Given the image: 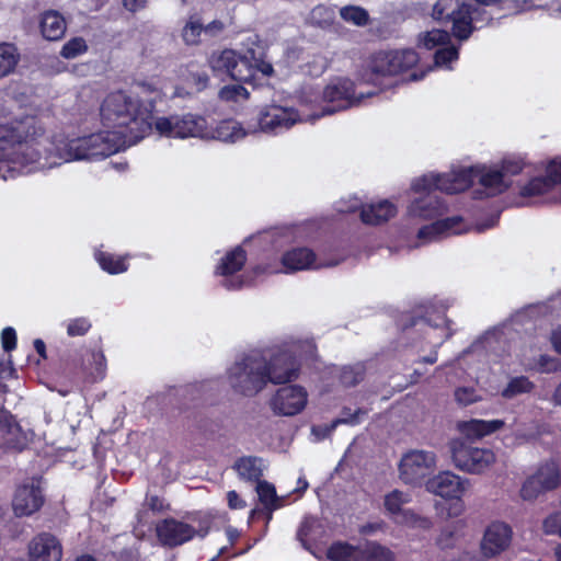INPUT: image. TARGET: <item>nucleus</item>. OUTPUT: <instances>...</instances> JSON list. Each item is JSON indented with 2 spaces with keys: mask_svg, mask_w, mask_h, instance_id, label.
<instances>
[{
  "mask_svg": "<svg viewBox=\"0 0 561 561\" xmlns=\"http://www.w3.org/2000/svg\"><path fill=\"white\" fill-rule=\"evenodd\" d=\"M156 105L126 91L108 93L100 106L106 130L73 138L58 147L66 161L99 160L136 145L150 135L154 124Z\"/></svg>",
  "mask_w": 561,
  "mask_h": 561,
  "instance_id": "nucleus-1",
  "label": "nucleus"
},
{
  "mask_svg": "<svg viewBox=\"0 0 561 561\" xmlns=\"http://www.w3.org/2000/svg\"><path fill=\"white\" fill-rule=\"evenodd\" d=\"M46 129L35 115L12 117L0 122V156L13 160L14 156L37 146Z\"/></svg>",
  "mask_w": 561,
  "mask_h": 561,
  "instance_id": "nucleus-2",
  "label": "nucleus"
},
{
  "mask_svg": "<svg viewBox=\"0 0 561 561\" xmlns=\"http://www.w3.org/2000/svg\"><path fill=\"white\" fill-rule=\"evenodd\" d=\"M420 58L412 48L379 50L371 54L367 60L363 78L374 82L379 77H392L414 68Z\"/></svg>",
  "mask_w": 561,
  "mask_h": 561,
  "instance_id": "nucleus-3",
  "label": "nucleus"
},
{
  "mask_svg": "<svg viewBox=\"0 0 561 561\" xmlns=\"http://www.w3.org/2000/svg\"><path fill=\"white\" fill-rule=\"evenodd\" d=\"M265 373V358L249 355L230 368L229 380L236 392L252 397L267 385Z\"/></svg>",
  "mask_w": 561,
  "mask_h": 561,
  "instance_id": "nucleus-4",
  "label": "nucleus"
},
{
  "mask_svg": "<svg viewBox=\"0 0 561 561\" xmlns=\"http://www.w3.org/2000/svg\"><path fill=\"white\" fill-rule=\"evenodd\" d=\"M153 127L159 135L171 138H203L208 135L207 121L201 115L191 113L158 117L154 119Z\"/></svg>",
  "mask_w": 561,
  "mask_h": 561,
  "instance_id": "nucleus-5",
  "label": "nucleus"
},
{
  "mask_svg": "<svg viewBox=\"0 0 561 561\" xmlns=\"http://www.w3.org/2000/svg\"><path fill=\"white\" fill-rule=\"evenodd\" d=\"M451 458L457 468L469 473H482L495 461V454L489 448H479L457 439L450 444Z\"/></svg>",
  "mask_w": 561,
  "mask_h": 561,
  "instance_id": "nucleus-6",
  "label": "nucleus"
},
{
  "mask_svg": "<svg viewBox=\"0 0 561 561\" xmlns=\"http://www.w3.org/2000/svg\"><path fill=\"white\" fill-rule=\"evenodd\" d=\"M410 501L409 494L397 489L392 490L385 495V511L397 525L410 528H431L432 522L430 518L420 516L412 510L402 508V506Z\"/></svg>",
  "mask_w": 561,
  "mask_h": 561,
  "instance_id": "nucleus-7",
  "label": "nucleus"
},
{
  "mask_svg": "<svg viewBox=\"0 0 561 561\" xmlns=\"http://www.w3.org/2000/svg\"><path fill=\"white\" fill-rule=\"evenodd\" d=\"M322 98L327 104L322 107L321 116L347 110L359 102L355 95V83L348 78H339L329 83Z\"/></svg>",
  "mask_w": 561,
  "mask_h": 561,
  "instance_id": "nucleus-8",
  "label": "nucleus"
},
{
  "mask_svg": "<svg viewBox=\"0 0 561 561\" xmlns=\"http://www.w3.org/2000/svg\"><path fill=\"white\" fill-rule=\"evenodd\" d=\"M266 381L282 385L294 381L300 373V362L290 351L275 353L270 360L265 359Z\"/></svg>",
  "mask_w": 561,
  "mask_h": 561,
  "instance_id": "nucleus-9",
  "label": "nucleus"
},
{
  "mask_svg": "<svg viewBox=\"0 0 561 561\" xmlns=\"http://www.w3.org/2000/svg\"><path fill=\"white\" fill-rule=\"evenodd\" d=\"M434 465V453L424 450L410 451L400 461V479L407 484H420Z\"/></svg>",
  "mask_w": 561,
  "mask_h": 561,
  "instance_id": "nucleus-10",
  "label": "nucleus"
},
{
  "mask_svg": "<svg viewBox=\"0 0 561 561\" xmlns=\"http://www.w3.org/2000/svg\"><path fill=\"white\" fill-rule=\"evenodd\" d=\"M426 489L446 500H456L453 504L454 515H458L463 510L461 496L466 490L463 481L459 476L444 471L431 478L426 482Z\"/></svg>",
  "mask_w": 561,
  "mask_h": 561,
  "instance_id": "nucleus-11",
  "label": "nucleus"
},
{
  "mask_svg": "<svg viewBox=\"0 0 561 561\" xmlns=\"http://www.w3.org/2000/svg\"><path fill=\"white\" fill-rule=\"evenodd\" d=\"M308 393L298 385L280 387L271 400V407L275 414L294 416L299 414L307 405Z\"/></svg>",
  "mask_w": 561,
  "mask_h": 561,
  "instance_id": "nucleus-12",
  "label": "nucleus"
},
{
  "mask_svg": "<svg viewBox=\"0 0 561 561\" xmlns=\"http://www.w3.org/2000/svg\"><path fill=\"white\" fill-rule=\"evenodd\" d=\"M299 121V114L295 108L279 105H266L257 117L260 130L274 134L289 129Z\"/></svg>",
  "mask_w": 561,
  "mask_h": 561,
  "instance_id": "nucleus-13",
  "label": "nucleus"
},
{
  "mask_svg": "<svg viewBox=\"0 0 561 561\" xmlns=\"http://www.w3.org/2000/svg\"><path fill=\"white\" fill-rule=\"evenodd\" d=\"M257 72L263 76H271L273 73L272 64L261 57H256L254 49H248L244 55L237 53L236 62H233V69L230 76L232 80L252 83Z\"/></svg>",
  "mask_w": 561,
  "mask_h": 561,
  "instance_id": "nucleus-14",
  "label": "nucleus"
},
{
  "mask_svg": "<svg viewBox=\"0 0 561 561\" xmlns=\"http://www.w3.org/2000/svg\"><path fill=\"white\" fill-rule=\"evenodd\" d=\"M195 528L173 517L160 520L156 525V534L162 545L178 547L190 541L195 536Z\"/></svg>",
  "mask_w": 561,
  "mask_h": 561,
  "instance_id": "nucleus-15",
  "label": "nucleus"
},
{
  "mask_svg": "<svg viewBox=\"0 0 561 561\" xmlns=\"http://www.w3.org/2000/svg\"><path fill=\"white\" fill-rule=\"evenodd\" d=\"M512 528L503 522L490 524L481 541V550L484 557L492 558L506 550L512 541Z\"/></svg>",
  "mask_w": 561,
  "mask_h": 561,
  "instance_id": "nucleus-16",
  "label": "nucleus"
},
{
  "mask_svg": "<svg viewBox=\"0 0 561 561\" xmlns=\"http://www.w3.org/2000/svg\"><path fill=\"white\" fill-rule=\"evenodd\" d=\"M30 561H61L62 546L50 533H39L28 543Z\"/></svg>",
  "mask_w": 561,
  "mask_h": 561,
  "instance_id": "nucleus-17",
  "label": "nucleus"
},
{
  "mask_svg": "<svg viewBox=\"0 0 561 561\" xmlns=\"http://www.w3.org/2000/svg\"><path fill=\"white\" fill-rule=\"evenodd\" d=\"M44 504V496L39 486L21 485L16 489L12 506L19 517L30 516L39 511Z\"/></svg>",
  "mask_w": 561,
  "mask_h": 561,
  "instance_id": "nucleus-18",
  "label": "nucleus"
},
{
  "mask_svg": "<svg viewBox=\"0 0 561 561\" xmlns=\"http://www.w3.org/2000/svg\"><path fill=\"white\" fill-rule=\"evenodd\" d=\"M479 167L463 168L448 173H438L439 191L446 194L465 192L478 178Z\"/></svg>",
  "mask_w": 561,
  "mask_h": 561,
  "instance_id": "nucleus-19",
  "label": "nucleus"
},
{
  "mask_svg": "<svg viewBox=\"0 0 561 561\" xmlns=\"http://www.w3.org/2000/svg\"><path fill=\"white\" fill-rule=\"evenodd\" d=\"M316 253L307 247L293 248L282 255V264L287 272L319 268L320 265H316Z\"/></svg>",
  "mask_w": 561,
  "mask_h": 561,
  "instance_id": "nucleus-20",
  "label": "nucleus"
},
{
  "mask_svg": "<svg viewBox=\"0 0 561 561\" xmlns=\"http://www.w3.org/2000/svg\"><path fill=\"white\" fill-rule=\"evenodd\" d=\"M397 211V206L388 199L365 204L360 209V220L365 225L378 226L393 218Z\"/></svg>",
  "mask_w": 561,
  "mask_h": 561,
  "instance_id": "nucleus-21",
  "label": "nucleus"
},
{
  "mask_svg": "<svg viewBox=\"0 0 561 561\" xmlns=\"http://www.w3.org/2000/svg\"><path fill=\"white\" fill-rule=\"evenodd\" d=\"M447 210V205L442 197L425 195L415 199L410 206V213L419 218L431 220L442 216Z\"/></svg>",
  "mask_w": 561,
  "mask_h": 561,
  "instance_id": "nucleus-22",
  "label": "nucleus"
},
{
  "mask_svg": "<svg viewBox=\"0 0 561 561\" xmlns=\"http://www.w3.org/2000/svg\"><path fill=\"white\" fill-rule=\"evenodd\" d=\"M39 28L45 39L59 41L67 31V23L58 11L49 10L42 14Z\"/></svg>",
  "mask_w": 561,
  "mask_h": 561,
  "instance_id": "nucleus-23",
  "label": "nucleus"
},
{
  "mask_svg": "<svg viewBox=\"0 0 561 561\" xmlns=\"http://www.w3.org/2000/svg\"><path fill=\"white\" fill-rule=\"evenodd\" d=\"M505 425L502 420H477L472 419L459 423V431L465 434L468 438L479 439L486 435L493 434L501 430Z\"/></svg>",
  "mask_w": 561,
  "mask_h": 561,
  "instance_id": "nucleus-24",
  "label": "nucleus"
},
{
  "mask_svg": "<svg viewBox=\"0 0 561 561\" xmlns=\"http://www.w3.org/2000/svg\"><path fill=\"white\" fill-rule=\"evenodd\" d=\"M247 263V251L237 245L228 251L215 267V275L231 276L243 268Z\"/></svg>",
  "mask_w": 561,
  "mask_h": 561,
  "instance_id": "nucleus-25",
  "label": "nucleus"
},
{
  "mask_svg": "<svg viewBox=\"0 0 561 561\" xmlns=\"http://www.w3.org/2000/svg\"><path fill=\"white\" fill-rule=\"evenodd\" d=\"M451 24V34L459 41H467L476 31V24H472V16L469 11V3L460 4V10L449 22Z\"/></svg>",
  "mask_w": 561,
  "mask_h": 561,
  "instance_id": "nucleus-26",
  "label": "nucleus"
},
{
  "mask_svg": "<svg viewBox=\"0 0 561 561\" xmlns=\"http://www.w3.org/2000/svg\"><path fill=\"white\" fill-rule=\"evenodd\" d=\"M129 255H116L107 251L96 250L94 252V259L100 267L111 275L122 274L129 268Z\"/></svg>",
  "mask_w": 561,
  "mask_h": 561,
  "instance_id": "nucleus-27",
  "label": "nucleus"
},
{
  "mask_svg": "<svg viewBox=\"0 0 561 561\" xmlns=\"http://www.w3.org/2000/svg\"><path fill=\"white\" fill-rule=\"evenodd\" d=\"M479 183L489 191V196H496L504 193L511 186L510 182H506L503 172L497 170H488L479 168Z\"/></svg>",
  "mask_w": 561,
  "mask_h": 561,
  "instance_id": "nucleus-28",
  "label": "nucleus"
},
{
  "mask_svg": "<svg viewBox=\"0 0 561 561\" xmlns=\"http://www.w3.org/2000/svg\"><path fill=\"white\" fill-rule=\"evenodd\" d=\"M22 427L15 416L8 410L0 409V436L7 444L15 446Z\"/></svg>",
  "mask_w": 561,
  "mask_h": 561,
  "instance_id": "nucleus-29",
  "label": "nucleus"
},
{
  "mask_svg": "<svg viewBox=\"0 0 561 561\" xmlns=\"http://www.w3.org/2000/svg\"><path fill=\"white\" fill-rule=\"evenodd\" d=\"M237 51L233 49L226 48L220 51H214L209 57V67L215 75L231 76L233 69V62H236Z\"/></svg>",
  "mask_w": 561,
  "mask_h": 561,
  "instance_id": "nucleus-30",
  "label": "nucleus"
},
{
  "mask_svg": "<svg viewBox=\"0 0 561 561\" xmlns=\"http://www.w3.org/2000/svg\"><path fill=\"white\" fill-rule=\"evenodd\" d=\"M545 491L554 490L561 483L559 466L554 461H547L541 465L534 474Z\"/></svg>",
  "mask_w": 561,
  "mask_h": 561,
  "instance_id": "nucleus-31",
  "label": "nucleus"
},
{
  "mask_svg": "<svg viewBox=\"0 0 561 561\" xmlns=\"http://www.w3.org/2000/svg\"><path fill=\"white\" fill-rule=\"evenodd\" d=\"M536 385L526 376H516L510 379L506 387L502 389L501 397L512 400L518 396L531 393Z\"/></svg>",
  "mask_w": 561,
  "mask_h": 561,
  "instance_id": "nucleus-32",
  "label": "nucleus"
},
{
  "mask_svg": "<svg viewBox=\"0 0 561 561\" xmlns=\"http://www.w3.org/2000/svg\"><path fill=\"white\" fill-rule=\"evenodd\" d=\"M256 492L260 502L270 512L278 510L284 505L283 499H279L276 494L275 486L265 480L256 482Z\"/></svg>",
  "mask_w": 561,
  "mask_h": 561,
  "instance_id": "nucleus-33",
  "label": "nucleus"
},
{
  "mask_svg": "<svg viewBox=\"0 0 561 561\" xmlns=\"http://www.w3.org/2000/svg\"><path fill=\"white\" fill-rule=\"evenodd\" d=\"M257 458L253 456H244L239 458L234 463V469L239 476L250 482H259L263 476L262 469L257 466Z\"/></svg>",
  "mask_w": 561,
  "mask_h": 561,
  "instance_id": "nucleus-34",
  "label": "nucleus"
},
{
  "mask_svg": "<svg viewBox=\"0 0 561 561\" xmlns=\"http://www.w3.org/2000/svg\"><path fill=\"white\" fill-rule=\"evenodd\" d=\"M216 138L225 142H234L247 135L240 123L233 119L221 121L215 129Z\"/></svg>",
  "mask_w": 561,
  "mask_h": 561,
  "instance_id": "nucleus-35",
  "label": "nucleus"
},
{
  "mask_svg": "<svg viewBox=\"0 0 561 561\" xmlns=\"http://www.w3.org/2000/svg\"><path fill=\"white\" fill-rule=\"evenodd\" d=\"M459 0H437L433 7L432 16L442 24H449L454 15L460 10Z\"/></svg>",
  "mask_w": 561,
  "mask_h": 561,
  "instance_id": "nucleus-36",
  "label": "nucleus"
},
{
  "mask_svg": "<svg viewBox=\"0 0 561 561\" xmlns=\"http://www.w3.org/2000/svg\"><path fill=\"white\" fill-rule=\"evenodd\" d=\"M20 59L18 49L13 44L1 43L0 44V78L11 73Z\"/></svg>",
  "mask_w": 561,
  "mask_h": 561,
  "instance_id": "nucleus-37",
  "label": "nucleus"
},
{
  "mask_svg": "<svg viewBox=\"0 0 561 561\" xmlns=\"http://www.w3.org/2000/svg\"><path fill=\"white\" fill-rule=\"evenodd\" d=\"M358 548L343 541L333 542L327 552L330 561H356Z\"/></svg>",
  "mask_w": 561,
  "mask_h": 561,
  "instance_id": "nucleus-38",
  "label": "nucleus"
},
{
  "mask_svg": "<svg viewBox=\"0 0 561 561\" xmlns=\"http://www.w3.org/2000/svg\"><path fill=\"white\" fill-rule=\"evenodd\" d=\"M340 16L343 21L356 26H365L369 21L368 12L357 5H345L340 9Z\"/></svg>",
  "mask_w": 561,
  "mask_h": 561,
  "instance_id": "nucleus-39",
  "label": "nucleus"
},
{
  "mask_svg": "<svg viewBox=\"0 0 561 561\" xmlns=\"http://www.w3.org/2000/svg\"><path fill=\"white\" fill-rule=\"evenodd\" d=\"M552 188L545 176H535L520 187L519 195L522 197L540 196L550 192Z\"/></svg>",
  "mask_w": 561,
  "mask_h": 561,
  "instance_id": "nucleus-40",
  "label": "nucleus"
},
{
  "mask_svg": "<svg viewBox=\"0 0 561 561\" xmlns=\"http://www.w3.org/2000/svg\"><path fill=\"white\" fill-rule=\"evenodd\" d=\"M437 224L442 234H461L469 230L465 224L463 218L458 215L444 219H437Z\"/></svg>",
  "mask_w": 561,
  "mask_h": 561,
  "instance_id": "nucleus-41",
  "label": "nucleus"
},
{
  "mask_svg": "<svg viewBox=\"0 0 561 561\" xmlns=\"http://www.w3.org/2000/svg\"><path fill=\"white\" fill-rule=\"evenodd\" d=\"M411 190L414 193H426L432 195V192L439 191L438 174H424L412 182Z\"/></svg>",
  "mask_w": 561,
  "mask_h": 561,
  "instance_id": "nucleus-42",
  "label": "nucleus"
},
{
  "mask_svg": "<svg viewBox=\"0 0 561 561\" xmlns=\"http://www.w3.org/2000/svg\"><path fill=\"white\" fill-rule=\"evenodd\" d=\"M218 96L225 102H238L239 100H248L250 96L249 91L242 84H227L224 85Z\"/></svg>",
  "mask_w": 561,
  "mask_h": 561,
  "instance_id": "nucleus-43",
  "label": "nucleus"
},
{
  "mask_svg": "<svg viewBox=\"0 0 561 561\" xmlns=\"http://www.w3.org/2000/svg\"><path fill=\"white\" fill-rule=\"evenodd\" d=\"M88 50V45L82 37H72L66 42L60 50V56L65 59H73Z\"/></svg>",
  "mask_w": 561,
  "mask_h": 561,
  "instance_id": "nucleus-44",
  "label": "nucleus"
},
{
  "mask_svg": "<svg viewBox=\"0 0 561 561\" xmlns=\"http://www.w3.org/2000/svg\"><path fill=\"white\" fill-rule=\"evenodd\" d=\"M450 42V35L444 30H432L426 32L422 38V45L426 49H434L437 46H446Z\"/></svg>",
  "mask_w": 561,
  "mask_h": 561,
  "instance_id": "nucleus-45",
  "label": "nucleus"
},
{
  "mask_svg": "<svg viewBox=\"0 0 561 561\" xmlns=\"http://www.w3.org/2000/svg\"><path fill=\"white\" fill-rule=\"evenodd\" d=\"M459 57L458 48L454 45L443 46L434 53V64L436 67L450 68L449 65Z\"/></svg>",
  "mask_w": 561,
  "mask_h": 561,
  "instance_id": "nucleus-46",
  "label": "nucleus"
},
{
  "mask_svg": "<svg viewBox=\"0 0 561 561\" xmlns=\"http://www.w3.org/2000/svg\"><path fill=\"white\" fill-rule=\"evenodd\" d=\"M204 32L199 20H190L183 27L182 37L187 45H197L201 42V34Z\"/></svg>",
  "mask_w": 561,
  "mask_h": 561,
  "instance_id": "nucleus-47",
  "label": "nucleus"
},
{
  "mask_svg": "<svg viewBox=\"0 0 561 561\" xmlns=\"http://www.w3.org/2000/svg\"><path fill=\"white\" fill-rule=\"evenodd\" d=\"M469 11L472 24H476V31L492 24L493 15L484 7L469 3Z\"/></svg>",
  "mask_w": 561,
  "mask_h": 561,
  "instance_id": "nucleus-48",
  "label": "nucleus"
},
{
  "mask_svg": "<svg viewBox=\"0 0 561 561\" xmlns=\"http://www.w3.org/2000/svg\"><path fill=\"white\" fill-rule=\"evenodd\" d=\"M92 328V323L87 317L70 319L67 323V334L70 337L83 336Z\"/></svg>",
  "mask_w": 561,
  "mask_h": 561,
  "instance_id": "nucleus-49",
  "label": "nucleus"
},
{
  "mask_svg": "<svg viewBox=\"0 0 561 561\" xmlns=\"http://www.w3.org/2000/svg\"><path fill=\"white\" fill-rule=\"evenodd\" d=\"M545 178L551 188L561 185V156H557L547 162Z\"/></svg>",
  "mask_w": 561,
  "mask_h": 561,
  "instance_id": "nucleus-50",
  "label": "nucleus"
},
{
  "mask_svg": "<svg viewBox=\"0 0 561 561\" xmlns=\"http://www.w3.org/2000/svg\"><path fill=\"white\" fill-rule=\"evenodd\" d=\"M526 163L522 158L510 157L504 158L500 164V171L503 172V176L518 175L525 169Z\"/></svg>",
  "mask_w": 561,
  "mask_h": 561,
  "instance_id": "nucleus-51",
  "label": "nucleus"
},
{
  "mask_svg": "<svg viewBox=\"0 0 561 561\" xmlns=\"http://www.w3.org/2000/svg\"><path fill=\"white\" fill-rule=\"evenodd\" d=\"M364 379V370L359 367H344L340 375V381L345 387H354Z\"/></svg>",
  "mask_w": 561,
  "mask_h": 561,
  "instance_id": "nucleus-52",
  "label": "nucleus"
},
{
  "mask_svg": "<svg viewBox=\"0 0 561 561\" xmlns=\"http://www.w3.org/2000/svg\"><path fill=\"white\" fill-rule=\"evenodd\" d=\"M366 557L374 561H392L393 552L379 543H370L365 550Z\"/></svg>",
  "mask_w": 561,
  "mask_h": 561,
  "instance_id": "nucleus-53",
  "label": "nucleus"
},
{
  "mask_svg": "<svg viewBox=\"0 0 561 561\" xmlns=\"http://www.w3.org/2000/svg\"><path fill=\"white\" fill-rule=\"evenodd\" d=\"M542 492H545V490L541 488L539 480L535 476H531L523 483L520 496L529 501L536 499Z\"/></svg>",
  "mask_w": 561,
  "mask_h": 561,
  "instance_id": "nucleus-54",
  "label": "nucleus"
},
{
  "mask_svg": "<svg viewBox=\"0 0 561 561\" xmlns=\"http://www.w3.org/2000/svg\"><path fill=\"white\" fill-rule=\"evenodd\" d=\"M536 370L538 373H557L561 370V362L547 354H541L536 362Z\"/></svg>",
  "mask_w": 561,
  "mask_h": 561,
  "instance_id": "nucleus-55",
  "label": "nucleus"
},
{
  "mask_svg": "<svg viewBox=\"0 0 561 561\" xmlns=\"http://www.w3.org/2000/svg\"><path fill=\"white\" fill-rule=\"evenodd\" d=\"M478 399L476 390L470 387H459L455 390V400L461 405H469Z\"/></svg>",
  "mask_w": 561,
  "mask_h": 561,
  "instance_id": "nucleus-56",
  "label": "nucleus"
},
{
  "mask_svg": "<svg viewBox=\"0 0 561 561\" xmlns=\"http://www.w3.org/2000/svg\"><path fill=\"white\" fill-rule=\"evenodd\" d=\"M16 332L12 327H7L1 332V344L4 352H12L16 347Z\"/></svg>",
  "mask_w": 561,
  "mask_h": 561,
  "instance_id": "nucleus-57",
  "label": "nucleus"
},
{
  "mask_svg": "<svg viewBox=\"0 0 561 561\" xmlns=\"http://www.w3.org/2000/svg\"><path fill=\"white\" fill-rule=\"evenodd\" d=\"M360 413H364L362 411V409H357L355 412H352L351 408H343V410H342L343 417L336 419L332 423V428H334L337 424H341V423L351 424V425L358 424L359 423L358 415Z\"/></svg>",
  "mask_w": 561,
  "mask_h": 561,
  "instance_id": "nucleus-58",
  "label": "nucleus"
},
{
  "mask_svg": "<svg viewBox=\"0 0 561 561\" xmlns=\"http://www.w3.org/2000/svg\"><path fill=\"white\" fill-rule=\"evenodd\" d=\"M439 236H442V232L438 229L437 220L421 227L417 231V238L421 240H433Z\"/></svg>",
  "mask_w": 561,
  "mask_h": 561,
  "instance_id": "nucleus-59",
  "label": "nucleus"
},
{
  "mask_svg": "<svg viewBox=\"0 0 561 561\" xmlns=\"http://www.w3.org/2000/svg\"><path fill=\"white\" fill-rule=\"evenodd\" d=\"M561 528V518L559 515H550L543 520V530L546 534H558Z\"/></svg>",
  "mask_w": 561,
  "mask_h": 561,
  "instance_id": "nucleus-60",
  "label": "nucleus"
},
{
  "mask_svg": "<svg viewBox=\"0 0 561 561\" xmlns=\"http://www.w3.org/2000/svg\"><path fill=\"white\" fill-rule=\"evenodd\" d=\"M93 362L95 365V370L100 375L101 379L105 376L106 370V358L102 351L93 353Z\"/></svg>",
  "mask_w": 561,
  "mask_h": 561,
  "instance_id": "nucleus-61",
  "label": "nucleus"
},
{
  "mask_svg": "<svg viewBox=\"0 0 561 561\" xmlns=\"http://www.w3.org/2000/svg\"><path fill=\"white\" fill-rule=\"evenodd\" d=\"M227 502L230 510L244 508L247 505L245 501H243L234 490L227 493Z\"/></svg>",
  "mask_w": 561,
  "mask_h": 561,
  "instance_id": "nucleus-62",
  "label": "nucleus"
},
{
  "mask_svg": "<svg viewBox=\"0 0 561 561\" xmlns=\"http://www.w3.org/2000/svg\"><path fill=\"white\" fill-rule=\"evenodd\" d=\"M148 506L152 512H164L170 508L169 504L164 503V500L158 495H151L148 497Z\"/></svg>",
  "mask_w": 561,
  "mask_h": 561,
  "instance_id": "nucleus-63",
  "label": "nucleus"
},
{
  "mask_svg": "<svg viewBox=\"0 0 561 561\" xmlns=\"http://www.w3.org/2000/svg\"><path fill=\"white\" fill-rule=\"evenodd\" d=\"M224 28H225V25L219 20H214L210 23H208L207 25H205V26L203 25L204 33L207 35H210V36L218 35L219 33H221L224 31Z\"/></svg>",
  "mask_w": 561,
  "mask_h": 561,
  "instance_id": "nucleus-64",
  "label": "nucleus"
}]
</instances>
